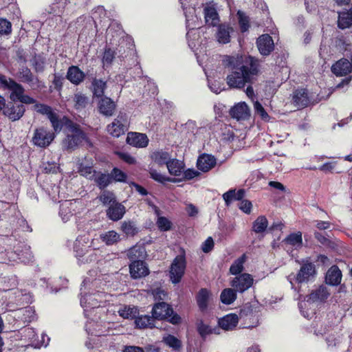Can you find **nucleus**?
Here are the masks:
<instances>
[{
	"label": "nucleus",
	"mask_w": 352,
	"mask_h": 352,
	"mask_svg": "<svg viewBox=\"0 0 352 352\" xmlns=\"http://www.w3.org/2000/svg\"><path fill=\"white\" fill-rule=\"evenodd\" d=\"M222 62L228 72L226 83L230 88L242 89L253 83L260 72L259 60L251 56H225Z\"/></svg>",
	"instance_id": "f257e3e1"
},
{
	"label": "nucleus",
	"mask_w": 352,
	"mask_h": 352,
	"mask_svg": "<svg viewBox=\"0 0 352 352\" xmlns=\"http://www.w3.org/2000/svg\"><path fill=\"white\" fill-rule=\"evenodd\" d=\"M100 283L99 279L89 277H86L82 283L80 305L86 318L94 314H104L108 311L106 307L112 301L111 294L97 289Z\"/></svg>",
	"instance_id": "f03ea898"
},
{
	"label": "nucleus",
	"mask_w": 352,
	"mask_h": 352,
	"mask_svg": "<svg viewBox=\"0 0 352 352\" xmlns=\"http://www.w3.org/2000/svg\"><path fill=\"white\" fill-rule=\"evenodd\" d=\"M0 87L3 89L11 91L10 97L12 101L18 100L24 104H34L36 102L33 98L24 94L25 90L21 85L1 74H0Z\"/></svg>",
	"instance_id": "7ed1b4c3"
},
{
	"label": "nucleus",
	"mask_w": 352,
	"mask_h": 352,
	"mask_svg": "<svg viewBox=\"0 0 352 352\" xmlns=\"http://www.w3.org/2000/svg\"><path fill=\"white\" fill-rule=\"evenodd\" d=\"M330 295V292H329L327 287L324 285H321L318 287L315 290H313L311 293L307 296L306 301H302L298 303V307L302 315L307 318H311L314 315V312L313 311H305L304 309L307 308V305L311 302H324L329 298Z\"/></svg>",
	"instance_id": "20e7f679"
},
{
	"label": "nucleus",
	"mask_w": 352,
	"mask_h": 352,
	"mask_svg": "<svg viewBox=\"0 0 352 352\" xmlns=\"http://www.w3.org/2000/svg\"><path fill=\"white\" fill-rule=\"evenodd\" d=\"M179 1L186 16V27L189 29L186 34L188 45L193 50L196 47V44L193 40L197 37V30H195L197 27H191L190 21H193L194 19V14L195 12V7L197 3L195 0H179Z\"/></svg>",
	"instance_id": "39448f33"
},
{
	"label": "nucleus",
	"mask_w": 352,
	"mask_h": 352,
	"mask_svg": "<svg viewBox=\"0 0 352 352\" xmlns=\"http://www.w3.org/2000/svg\"><path fill=\"white\" fill-rule=\"evenodd\" d=\"M102 314H94L91 317L87 318L90 321H87L85 324V330L88 334L96 336H102L107 335L110 331V322H107V319H102Z\"/></svg>",
	"instance_id": "423d86ee"
},
{
	"label": "nucleus",
	"mask_w": 352,
	"mask_h": 352,
	"mask_svg": "<svg viewBox=\"0 0 352 352\" xmlns=\"http://www.w3.org/2000/svg\"><path fill=\"white\" fill-rule=\"evenodd\" d=\"M152 316L158 320L168 319L173 324L179 323L181 318L177 314H174L170 306L164 302L156 303L152 309Z\"/></svg>",
	"instance_id": "0eeeda50"
},
{
	"label": "nucleus",
	"mask_w": 352,
	"mask_h": 352,
	"mask_svg": "<svg viewBox=\"0 0 352 352\" xmlns=\"http://www.w3.org/2000/svg\"><path fill=\"white\" fill-rule=\"evenodd\" d=\"M316 274L315 265L308 260H306L302 261V264L296 276L290 274L288 276L287 279L293 287L292 280L294 279H296V282L298 283H307L314 278Z\"/></svg>",
	"instance_id": "6e6552de"
},
{
	"label": "nucleus",
	"mask_w": 352,
	"mask_h": 352,
	"mask_svg": "<svg viewBox=\"0 0 352 352\" xmlns=\"http://www.w3.org/2000/svg\"><path fill=\"white\" fill-rule=\"evenodd\" d=\"M129 121L125 113L120 112L117 118L107 126V131L109 135L115 138H119L128 131Z\"/></svg>",
	"instance_id": "1a4fd4ad"
},
{
	"label": "nucleus",
	"mask_w": 352,
	"mask_h": 352,
	"mask_svg": "<svg viewBox=\"0 0 352 352\" xmlns=\"http://www.w3.org/2000/svg\"><path fill=\"white\" fill-rule=\"evenodd\" d=\"M69 129L72 134H68L63 141V146L67 150L76 148L86 138L85 133L82 132L78 125L71 123Z\"/></svg>",
	"instance_id": "9d476101"
},
{
	"label": "nucleus",
	"mask_w": 352,
	"mask_h": 352,
	"mask_svg": "<svg viewBox=\"0 0 352 352\" xmlns=\"http://www.w3.org/2000/svg\"><path fill=\"white\" fill-rule=\"evenodd\" d=\"M186 270V259L184 256H177L173 260L169 271V276L173 283L180 282Z\"/></svg>",
	"instance_id": "9b49d317"
},
{
	"label": "nucleus",
	"mask_w": 352,
	"mask_h": 352,
	"mask_svg": "<svg viewBox=\"0 0 352 352\" xmlns=\"http://www.w3.org/2000/svg\"><path fill=\"white\" fill-rule=\"evenodd\" d=\"M34 109L41 114L47 116L55 132H60L61 131L63 122L50 106L43 104H36L34 106Z\"/></svg>",
	"instance_id": "f8f14e48"
},
{
	"label": "nucleus",
	"mask_w": 352,
	"mask_h": 352,
	"mask_svg": "<svg viewBox=\"0 0 352 352\" xmlns=\"http://www.w3.org/2000/svg\"><path fill=\"white\" fill-rule=\"evenodd\" d=\"M54 138V133L47 130L44 127H40L34 131L32 142L36 146L45 148L52 143Z\"/></svg>",
	"instance_id": "ddd939ff"
},
{
	"label": "nucleus",
	"mask_w": 352,
	"mask_h": 352,
	"mask_svg": "<svg viewBox=\"0 0 352 352\" xmlns=\"http://www.w3.org/2000/svg\"><path fill=\"white\" fill-rule=\"evenodd\" d=\"M254 281L251 274L243 273L233 278L230 280V285L236 292L243 293L253 285Z\"/></svg>",
	"instance_id": "4468645a"
},
{
	"label": "nucleus",
	"mask_w": 352,
	"mask_h": 352,
	"mask_svg": "<svg viewBox=\"0 0 352 352\" xmlns=\"http://www.w3.org/2000/svg\"><path fill=\"white\" fill-rule=\"evenodd\" d=\"M33 256L30 251V246L22 244L21 245L15 248L14 252L8 253V258L10 261L13 262H23L29 263L32 261Z\"/></svg>",
	"instance_id": "2eb2a0df"
},
{
	"label": "nucleus",
	"mask_w": 352,
	"mask_h": 352,
	"mask_svg": "<svg viewBox=\"0 0 352 352\" xmlns=\"http://www.w3.org/2000/svg\"><path fill=\"white\" fill-rule=\"evenodd\" d=\"M79 201L65 200L60 204L59 215L64 222H67L74 215Z\"/></svg>",
	"instance_id": "dca6fc26"
},
{
	"label": "nucleus",
	"mask_w": 352,
	"mask_h": 352,
	"mask_svg": "<svg viewBox=\"0 0 352 352\" xmlns=\"http://www.w3.org/2000/svg\"><path fill=\"white\" fill-rule=\"evenodd\" d=\"M230 114L237 120H244L248 119L250 111L248 104L245 102H241L231 108Z\"/></svg>",
	"instance_id": "f3484780"
},
{
	"label": "nucleus",
	"mask_w": 352,
	"mask_h": 352,
	"mask_svg": "<svg viewBox=\"0 0 352 352\" xmlns=\"http://www.w3.org/2000/svg\"><path fill=\"white\" fill-rule=\"evenodd\" d=\"M258 49L263 56H267L274 50V44L272 37L269 34H263L256 41Z\"/></svg>",
	"instance_id": "a211bd4d"
},
{
	"label": "nucleus",
	"mask_w": 352,
	"mask_h": 352,
	"mask_svg": "<svg viewBox=\"0 0 352 352\" xmlns=\"http://www.w3.org/2000/svg\"><path fill=\"white\" fill-rule=\"evenodd\" d=\"M130 274L133 278H140L148 274L149 270L142 260L132 262L129 265Z\"/></svg>",
	"instance_id": "6ab92c4d"
},
{
	"label": "nucleus",
	"mask_w": 352,
	"mask_h": 352,
	"mask_svg": "<svg viewBox=\"0 0 352 352\" xmlns=\"http://www.w3.org/2000/svg\"><path fill=\"white\" fill-rule=\"evenodd\" d=\"M3 107L4 115L8 116L12 121L20 119L25 112V107L23 104L9 103L7 106Z\"/></svg>",
	"instance_id": "aec40b11"
},
{
	"label": "nucleus",
	"mask_w": 352,
	"mask_h": 352,
	"mask_svg": "<svg viewBox=\"0 0 352 352\" xmlns=\"http://www.w3.org/2000/svg\"><path fill=\"white\" fill-rule=\"evenodd\" d=\"M126 142L129 144L138 148H144L148 144V138L146 134L130 132L127 135Z\"/></svg>",
	"instance_id": "412c9836"
},
{
	"label": "nucleus",
	"mask_w": 352,
	"mask_h": 352,
	"mask_svg": "<svg viewBox=\"0 0 352 352\" xmlns=\"http://www.w3.org/2000/svg\"><path fill=\"white\" fill-rule=\"evenodd\" d=\"M99 112L104 116H111L116 109V104L109 97H102L98 102Z\"/></svg>",
	"instance_id": "4be33fe9"
},
{
	"label": "nucleus",
	"mask_w": 352,
	"mask_h": 352,
	"mask_svg": "<svg viewBox=\"0 0 352 352\" xmlns=\"http://www.w3.org/2000/svg\"><path fill=\"white\" fill-rule=\"evenodd\" d=\"M125 212L124 206L119 202H116L111 204L107 210V216L110 220L118 221L124 217Z\"/></svg>",
	"instance_id": "5701e85b"
},
{
	"label": "nucleus",
	"mask_w": 352,
	"mask_h": 352,
	"mask_svg": "<svg viewBox=\"0 0 352 352\" xmlns=\"http://www.w3.org/2000/svg\"><path fill=\"white\" fill-rule=\"evenodd\" d=\"M216 159L214 156L204 154L199 157L197 162V166L202 172H208L216 165Z\"/></svg>",
	"instance_id": "b1692460"
},
{
	"label": "nucleus",
	"mask_w": 352,
	"mask_h": 352,
	"mask_svg": "<svg viewBox=\"0 0 352 352\" xmlns=\"http://www.w3.org/2000/svg\"><path fill=\"white\" fill-rule=\"evenodd\" d=\"M292 102L298 109L307 107L309 102L307 90L301 89L295 91L292 96Z\"/></svg>",
	"instance_id": "393cba45"
},
{
	"label": "nucleus",
	"mask_w": 352,
	"mask_h": 352,
	"mask_svg": "<svg viewBox=\"0 0 352 352\" xmlns=\"http://www.w3.org/2000/svg\"><path fill=\"white\" fill-rule=\"evenodd\" d=\"M85 73L77 66H71L67 72V78L74 85L80 84L85 79Z\"/></svg>",
	"instance_id": "a878e982"
},
{
	"label": "nucleus",
	"mask_w": 352,
	"mask_h": 352,
	"mask_svg": "<svg viewBox=\"0 0 352 352\" xmlns=\"http://www.w3.org/2000/svg\"><path fill=\"white\" fill-rule=\"evenodd\" d=\"M238 322L239 318L234 314H228L218 321L219 327L226 331L232 330Z\"/></svg>",
	"instance_id": "bb28decb"
},
{
	"label": "nucleus",
	"mask_w": 352,
	"mask_h": 352,
	"mask_svg": "<svg viewBox=\"0 0 352 352\" xmlns=\"http://www.w3.org/2000/svg\"><path fill=\"white\" fill-rule=\"evenodd\" d=\"M89 241V237L87 235L77 237L74 244V251L76 258L84 256V252L87 250Z\"/></svg>",
	"instance_id": "cd10ccee"
},
{
	"label": "nucleus",
	"mask_w": 352,
	"mask_h": 352,
	"mask_svg": "<svg viewBox=\"0 0 352 352\" xmlns=\"http://www.w3.org/2000/svg\"><path fill=\"white\" fill-rule=\"evenodd\" d=\"M206 23L210 26H216L219 23V18L216 8L213 5L207 6L204 8Z\"/></svg>",
	"instance_id": "c85d7f7f"
},
{
	"label": "nucleus",
	"mask_w": 352,
	"mask_h": 352,
	"mask_svg": "<svg viewBox=\"0 0 352 352\" xmlns=\"http://www.w3.org/2000/svg\"><path fill=\"white\" fill-rule=\"evenodd\" d=\"M342 279V272L340 269L333 265L327 272L325 280L327 284L331 285H338L340 283Z\"/></svg>",
	"instance_id": "c756f323"
},
{
	"label": "nucleus",
	"mask_w": 352,
	"mask_h": 352,
	"mask_svg": "<svg viewBox=\"0 0 352 352\" xmlns=\"http://www.w3.org/2000/svg\"><path fill=\"white\" fill-rule=\"evenodd\" d=\"M152 160L160 166L167 165L171 160V155L167 151L157 150L151 154Z\"/></svg>",
	"instance_id": "7c9ffc66"
},
{
	"label": "nucleus",
	"mask_w": 352,
	"mask_h": 352,
	"mask_svg": "<svg viewBox=\"0 0 352 352\" xmlns=\"http://www.w3.org/2000/svg\"><path fill=\"white\" fill-rule=\"evenodd\" d=\"M127 256L131 261V263L138 260L142 261L146 256V250L143 246L135 245L129 250Z\"/></svg>",
	"instance_id": "2f4dec72"
},
{
	"label": "nucleus",
	"mask_w": 352,
	"mask_h": 352,
	"mask_svg": "<svg viewBox=\"0 0 352 352\" xmlns=\"http://www.w3.org/2000/svg\"><path fill=\"white\" fill-rule=\"evenodd\" d=\"M210 294V292L206 288H202L199 291L196 300L197 305L201 311L206 310Z\"/></svg>",
	"instance_id": "473e14b6"
},
{
	"label": "nucleus",
	"mask_w": 352,
	"mask_h": 352,
	"mask_svg": "<svg viewBox=\"0 0 352 352\" xmlns=\"http://www.w3.org/2000/svg\"><path fill=\"white\" fill-rule=\"evenodd\" d=\"M100 239L107 245H111L120 241V235L115 230H109L100 234Z\"/></svg>",
	"instance_id": "72a5a7b5"
},
{
	"label": "nucleus",
	"mask_w": 352,
	"mask_h": 352,
	"mask_svg": "<svg viewBox=\"0 0 352 352\" xmlns=\"http://www.w3.org/2000/svg\"><path fill=\"white\" fill-rule=\"evenodd\" d=\"M232 32V28L221 25L219 27L217 38L220 43L226 44L230 41V32Z\"/></svg>",
	"instance_id": "f704fd0d"
},
{
	"label": "nucleus",
	"mask_w": 352,
	"mask_h": 352,
	"mask_svg": "<svg viewBox=\"0 0 352 352\" xmlns=\"http://www.w3.org/2000/svg\"><path fill=\"white\" fill-rule=\"evenodd\" d=\"M236 291L232 288L224 289L220 295V300L223 304L231 305L236 299Z\"/></svg>",
	"instance_id": "c9c22d12"
},
{
	"label": "nucleus",
	"mask_w": 352,
	"mask_h": 352,
	"mask_svg": "<svg viewBox=\"0 0 352 352\" xmlns=\"http://www.w3.org/2000/svg\"><path fill=\"white\" fill-rule=\"evenodd\" d=\"M100 189H104L111 182V177L109 174L96 172L92 179Z\"/></svg>",
	"instance_id": "e433bc0d"
},
{
	"label": "nucleus",
	"mask_w": 352,
	"mask_h": 352,
	"mask_svg": "<svg viewBox=\"0 0 352 352\" xmlns=\"http://www.w3.org/2000/svg\"><path fill=\"white\" fill-rule=\"evenodd\" d=\"M352 23V9L339 13L338 25L341 29L349 28Z\"/></svg>",
	"instance_id": "4c0bfd02"
},
{
	"label": "nucleus",
	"mask_w": 352,
	"mask_h": 352,
	"mask_svg": "<svg viewBox=\"0 0 352 352\" xmlns=\"http://www.w3.org/2000/svg\"><path fill=\"white\" fill-rule=\"evenodd\" d=\"M155 320L152 316H149L148 315H142L137 318H135V323L136 327L140 329L144 328H153L155 327Z\"/></svg>",
	"instance_id": "58836bf2"
},
{
	"label": "nucleus",
	"mask_w": 352,
	"mask_h": 352,
	"mask_svg": "<svg viewBox=\"0 0 352 352\" xmlns=\"http://www.w3.org/2000/svg\"><path fill=\"white\" fill-rule=\"evenodd\" d=\"M268 226V221L265 216H258L252 223V230L256 234L263 233Z\"/></svg>",
	"instance_id": "ea45409f"
},
{
	"label": "nucleus",
	"mask_w": 352,
	"mask_h": 352,
	"mask_svg": "<svg viewBox=\"0 0 352 352\" xmlns=\"http://www.w3.org/2000/svg\"><path fill=\"white\" fill-rule=\"evenodd\" d=\"M166 166L169 173L175 176H179L184 170L182 162L176 159H171Z\"/></svg>",
	"instance_id": "a19ab883"
},
{
	"label": "nucleus",
	"mask_w": 352,
	"mask_h": 352,
	"mask_svg": "<svg viewBox=\"0 0 352 352\" xmlns=\"http://www.w3.org/2000/svg\"><path fill=\"white\" fill-rule=\"evenodd\" d=\"M98 258V256L97 254V252L95 250H87L84 252V256L83 257H78V263L79 265L82 264H86V263H90L92 262H95Z\"/></svg>",
	"instance_id": "79ce46f5"
},
{
	"label": "nucleus",
	"mask_w": 352,
	"mask_h": 352,
	"mask_svg": "<svg viewBox=\"0 0 352 352\" xmlns=\"http://www.w3.org/2000/svg\"><path fill=\"white\" fill-rule=\"evenodd\" d=\"M18 77L21 81L30 85H34L38 81L37 78L33 76L31 71L28 67H22L18 73Z\"/></svg>",
	"instance_id": "37998d69"
},
{
	"label": "nucleus",
	"mask_w": 352,
	"mask_h": 352,
	"mask_svg": "<svg viewBox=\"0 0 352 352\" xmlns=\"http://www.w3.org/2000/svg\"><path fill=\"white\" fill-rule=\"evenodd\" d=\"M74 107L77 110L85 109L89 103V98L85 94L78 92L76 93L73 98Z\"/></svg>",
	"instance_id": "c03bdc74"
},
{
	"label": "nucleus",
	"mask_w": 352,
	"mask_h": 352,
	"mask_svg": "<svg viewBox=\"0 0 352 352\" xmlns=\"http://www.w3.org/2000/svg\"><path fill=\"white\" fill-rule=\"evenodd\" d=\"M285 241L287 245L294 247L295 248H300L302 244V234L300 232L292 233L289 234Z\"/></svg>",
	"instance_id": "a18cd8bd"
},
{
	"label": "nucleus",
	"mask_w": 352,
	"mask_h": 352,
	"mask_svg": "<svg viewBox=\"0 0 352 352\" xmlns=\"http://www.w3.org/2000/svg\"><path fill=\"white\" fill-rule=\"evenodd\" d=\"M94 95L98 98L104 97L106 82L100 79L94 78L92 82Z\"/></svg>",
	"instance_id": "49530a36"
},
{
	"label": "nucleus",
	"mask_w": 352,
	"mask_h": 352,
	"mask_svg": "<svg viewBox=\"0 0 352 352\" xmlns=\"http://www.w3.org/2000/svg\"><path fill=\"white\" fill-rule=\"evenodd\" d=\"M78 172L80 175L92 181L97 171L94 170L92 166L85 165L83 163H80L78 164Z\"/></svg>",
	"instance_id": "de8ad7c7"
},
{
	"label": "nucleus",
	"mask_w": 352,
	"mask_h": 352,
	"mask_svg": "<svg viewBox=\"0 0 352 352\" xmlns=\"http://www.w3.org/2000/svg\"><path fill=\"white\" fill-rule=\"evenodd\" d=\"M122 231L127 236H134L138 232L135 223L132 221H124L121 225Z\"/></svg>",
	"instance_id": "09e8293b"
},
{
	"label": "nucleus",
	"mask_w": 352,
	"mask_h": 352,
	"mask_svg": "<svg viewBox=\"0 0 352 352\" xmlns=\"http://www.w3.org/2000/svg\"><path fill=\"white\" fill-rule=\"evenodd\" d=\"M68 0H56L52 7V12L61 21V14H63Z\"/></svg>",
	"instance_id": "8fccbe9b"
},
{
	"label": "nucleus",
	"mask_w": 352,
	"mask_h": 352,
	"mask_svg": "<svg viewBox=\"0 0 352 352\" xmlns=\"http://www.w3.org/2000/svg\"><path fill=\"white\" fill-rule=\"evenodd\" d=\"M245 261V256L243 254L237 258L230 267V272L233 275H239L243 270V264Z\"/></svg>",
	"instance_id": "3c124183"
},
{
	"label": "nucleus",
	"mask_w": 352,
	"mask_h": 352,
	"mask_svg": "<svg viewBox=\"0 0 352 352\" xmlns=\"http://www.w3.org/2000/svg\"><path fill=\"white\" fill-rule=\"evenodd\" d=\"M342 341V337L340 334H331L326 338V342L328 346V348L333 349L334 347L338 346Z\"/></svg>",
	"instance_id": "603ef678"
},
{
	"label": "nucleus",
	"mask_w": 352,
	"mask_h": 352,
	"mask_svg": "<svg viewBox=\"0 0 352 352\" xmlns=\"http://www.w3.org/2000/svg\"><path fill=\"white\" fill-rule=\"evenodd\" d=\"M22 333L25 339L30 340V344L34 347V341H36L38 338L35 329L32 327H26L23 329Z\"/></svg>",
	"instance_id": "864d4df0"
},
{
	"label": "nucleus",
	"mask_w": 352,
	"mask_h": 352,
	"mask_svg": "<svg viewBox=\"0 0 352 352\" xmlns=\"http://www.w3.org/2000/svg\"><path fill=\"white\" fill-rule=\"evenodd\" d=\"M99 199L104 205H111L117 202L115 195L109 190H104L100 195Z\"/></svg>",
	"instance_id": "5fc2aeb1"
},
{
	"label": "nucleus",
	"mask_w": 352,
	"mask_h": 352,
	"mask_svg": "<svg viewBox=\"0 0 352 352\" xmlns=\"http://www.w3.org/2000/svg\"><path fill=\"white\" fill-rule=\"evenodd\" d=\"M163 342L169 347L177 350L181 347V342L179 339L172 335H168L163 338Z\"/></svg>",
	"instance_id": "6e6d98bb"
},
{
	"label": "nucleus",
	"mask_w": 352,
	"mask_h": 352,
	"mask_svg": "<svg viewBox=\"0 0 352 352\" xmlns=\"http://www.w3.org/2000/svg\"><path fill=\"white\" fill-rule=\"evenodd\" d=\"M109 175L111 177V181L117 182H126V174L118 168H113Z\"/></svg>",
	"instance_id": "4d7b16f0"
},
{
	"label": "nucleus",
	"mask_w": 352,
	"mask_h": 352,
	"mask_svg": "<svg viewBox=\"0 0 352 352\" xmlns=\"http://www.w3.org/2000/svg\"><path fill=\"white\" fill-rule=\"evenodd\" d=\"M118 313L121 317L123 318H135L137 314V308L135 307H124L122 309H120L118 311Z\"/></svg>",
	"instance_id": "13d9d810"
},
{
	"label": "nucleus",
	"mask_w": 352,
	"mask_h": 352,
	"mask_svg": "<svg viewBox=\"0 0 352 352\" xmlns=\"http://www.w3.org/2000/svg\"><path fill=\"white\" fill-rule=\"evenodd\" d=\"M149 174L151 177L155 181L160 183H164L166 182H170L171 179L166 177L165 175L158 173L153 167H149Z\"/></svg>",
	"instance_id": "bf43d9fd"
},
{
	"label": "nucleus",
	"mask_w": 352,
	"mask_h": 352,
	"mask_svg": "<svg viewBox=\"0 0 352 352\" xmlns=\"http://www.w3.org/2000/svg\"><path fill=\"white\" fill-rule=\"evenodd\" d=\"M254 108L255 112L261 118V119L264 121L270 120V116L265 111V109L262 106V104L258 101L254 102Z\"/></svg>",
	"instance_id": "052dcab7"
},
{
	"label": "nucleus",
	"mask_w": 352,
	"mask_h": 352,
	"mask_svg": "<svg viewBox=\"0 0 352 352\" xmlns=\"http://www.w3.org/2000/svg\"><path fill=\"white\" fill-rule=\"evenodd\" d=\"M115 58V52L110 48L105 49L102 56L103 66H109Z\"/></svg>",
	"instance_id": "680f3d73"
},
{
	"label": "nucleus",
	"mask_w": 352,
	"mask_h": 352,
	"mask_svg": "<svg viewBox=\"0 0 352 352\" xmlns=\"http://www.w3.org/2000/svg\"><path fill=\"white\" fill-rule=\"evenodd\" d=\"M11 32V23L5 19L0 18V35H9Z\"/></svg>",
	"instance_id": "e2e57ef3"
},
{
	"label": "nucleus",
	"mask_w": 352,
	"mask_h": 352,
	"mask_svg": "<svg viewBox=\"0 0 352 352\" xmlns=\"http://www.w3.org/2000/svg\"><path fill=\"white\" fill-rule=\"evenodd\" d=\"M32 65L37 72H41L44 70L45 60L41 56H36L33 59Z\"/></svg>",
	"instance_id": "0e129e2a"
},
{
	"label": "nucleus",
	"mask_w": 352,
	"mask_h": 352,
	"mask_svg": "<svg viewBox=\"0 0 352 352\" xmlns=\"http://www.w3.org/2000/svg\"><path fill=\"white\" fill-rule=\"evenodd\" d=\"M157 225L160 230L162 231H167L170 229L171 223L170 221L164 217H160L157 221Z\"/></svg>",
	"instance_id": "69168bd1"
},
{
	"label": "nucleus",
	"mask_w": 352,
	"mask_h": 352,
	"mask_svg": "<svg viewBox=\"0 0 352 352\" xmlns=\"http://www.w3.org/2000/svg\"><path fill=\"white\" fill-rule=\"evenodd\" d=\"M239 208L245 214H250L252 209V204L250 201L244 199L239 204Z\"/></svg>",
	"instance_id": "338daca9"
},
{
	"label": "nucleus",
	"mask_w": 352,
	"mask_h": 352,
	"mask_svg": "<svg viewBox=\"0 0 352 352\" xmlns=\"http://www.w3.org/2000/svg\"><path fill=\"white\" fill-rule=\"evenodd\" d=\"M239 18V25L241 28V30L242 32H245L249 28V21L248 19L243 15V14L239 11L238 12Z\"/></svg>",
	"instance_id": "774afa93"
}]
</instances>
